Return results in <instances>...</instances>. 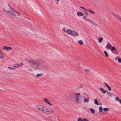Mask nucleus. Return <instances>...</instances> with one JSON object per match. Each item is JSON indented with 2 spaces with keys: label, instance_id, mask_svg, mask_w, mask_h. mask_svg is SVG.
Here are the masks:
<instances>
[{
  "label": "nucleus",
  "instance_id": "24",
  "mask_svg": "<svg viewBox=\"0 0 121 121\" xmlns=\"http://www.w3.org/2000/svg\"><path fill=\"white\" fill-rule=\"evenodd\" d=\"M94 103L97 105H99V104L98 102V100L97 99H95V100L94 101Z\"/></svg>",
  "mask_w": 121,
  "mask_h": 121
},
{
  "label": "nucleus",
  "instance_id": "39",
  "mask_svg": "<svg viewBox=\"0 0 121 121\" xmlns=\"http://www.w3.org/2000/svg\"><path fill=\"white\" fill-rule=\"evenodd\" d=\"M78 121H82V119L81 118H79Z\"/></svg>",
  "mask_w": 121,
  "mask_h": 121
},
{
  "label": "nucleus",
  "instance_id": "8",
  "mask_svg": "<svg viewBox=\"0 0 121 121\" xmlns=\"http://www.w3.org/2000/svg\"><path fill=\"white\" fill-rule=\"evenodd\" d=\"M63 30L65 32L68 34L72 35V32L71 31V30L70 31L69 30H66L65 28L63 29Z\"/></svg>",
  "mask_w": 121,
  "mask_h": 121
},
{
  "label": "nucleus",
  "instance_id": "14",
  "mask_svg": "<svg viewBox=\"0 0 121 121\" xmlns=\"http://www.w3.org/2000/svg\"><path fill=\"white\" fill-rule=\"evenodd\" d=\"M104 85L106 86V87H107L108 88V90L109 91H111V87L109 86L108 84L106 83H104Z\"/></svg>",
  "mask_w": 121,
  "mask_h": 121
},
{
  "label": "nucleus",
  "instance_id": "18",
  "mask_svg": "<svg viewBox=\"0 0 121 121\" xmlns=\"http://www.w3.org/2000/svg\"><path fill=\"white\" fill-rule=\"evenodd\" d=\"M115 100L117 101H119L120 103L121 104V99H120L118 97H116L115 98Z\"/></svg>",
  "mask_w": 121,
  "mask_h": 121
},
{
  "label": "nucleus",
  "instance_id": "32",
  "mask_svg": "<svg viewBox=\"0 0 121 121\" xmlns=\"http://www.w3.org/2000/svg\"><path fill=\"white\" fill-rule=\"evenodd\" d=\"M90 111L92 113H94L95 112V110L93 108H91L90 109Z\"/></svg>",
  "mask_w": 121,
  "mask_h": 121
},
{
  "label": "nucleus",
  "instance_id": "28",
  "mask_svg": "<svg viewBox=\"0 0 121 121\" xmlns=\"http://www.w3.org/2000/svg\"><path fill=\"white\" fill-rule=\"evenodd\" d=\"M103 38H99V43H101L102 42V41H103Z\"/></svg>",
  "mask_w": 121,
  "mask_h": 121
},
{
  "label": "nucleus",
  "instance_id": "41",
  "mask_svg": "<svg viewBox=\"0 0 121 121\" xmlns=\"http://www.w3.org/2000/svg\"><path fill=\"white\" fill-rule=\"evenodd\" d=\"M80 8H81L82 9H85V10H87L86 9L84 8L83 7L81 6L80 7Z\"/></svg>",
  "mask_w": 121,
  "mask_h": 121
},
{
  "label": "nucleus",
  "instance_id": "11",
  "mask_svg": "<svg viewBox=\"0 0 121 121\" xmlns=\"http://www.w3.org/2000/svg\"><path fill=\"white\" fill-rule=\"evenodd\" d=\"M77 15L79 17L81 16H83L84 15V13L81 12H77Z\"/></svg>",
  "mask_w": 121,
  "mask_h": 121
},
{
  "label": "nucleus",
  "instance_id": "5",
  "mask_svg": "<svg viewBox=\"0 0 121 121\" xmlns=\"http://www.w3.org/2000/svg\"><path fill=\"white\" fill-rule=\"evenodd\" d=\"M37 109L43 113L45 107L41 105H38L36 106Z\"/></svg>",
  "mask_w": 121,
  "mask_h": 121
},
{
  "label": "nucleus",
  "instance_id": "7",
  "mask_svg": "<svg viewBox=\"0 0 121 121\" xmlns=\"http://www.w3.org/2000/svg\"><path fill=\"white\" fill-rule=\"evenodd\" d=\"M75 94H76V95L75 96V100H76V101L77 102H79L78 100L79 99V95H80V93H76Z\"/></svg>",
  "mask_w": 121,
  "mask_h": 121
},
{
  "label": "nucleus",
  "instance_id": "43",
  "mask_svg": "<svg viewBox=\"0 0 121 121\" xmlns=\"http://www.w3.org/2000/svg\"><path fill=\"white\" fill-rule=\"evenodd\" d=\"M89 19H88L87 18H86L84 19V20H85L86 21H87L88 22V21Z\"/></svg>",
  "mask_w": 121,
  "mask_h": 121
},
{
  "label": "nucleus",
  "instance_id": "37",
  "mask_svg": "<svg viewBox=\"0 0 121 121\" xmlns=\"http://www.w3.org/2000/svg\"><path fill=\"white\" fill-rule=\"evenodd\" d=\"M8 68L9 69H15L14 68V67L12 68V67H8Z\"/></svg>",
  "mask_w": 121,
  "mask_h": 121
},
{
  "label": "nucleus",
  "instance_id": "6",
  "mask_svg": "<svg viewBox=\"0 0 121 121\" xmlns=\"http://www.w3.org/2000/svg\"><path fill=\"white\" fill-rule=\"evenodd\" d=\"M71 31L72 32L71 35L75 37L79 35V34L75 31L74 30H71Z\"/></svg>",
  "mask_w": 121,
  "mask_h": 121
},
{
  "label": "nucleus",
  "instance_id": "20",
  "mask_svg": "<svg viewBox=\"0 0 121 121\" xmlns=\"http://www.w3.org/2000/svg\"><path fill=\"white\" fill-rule=\"evenodd\" d=\"M112 52L115 54H118V53L117 50L116 49L114 50Z\"/></svg>",
  "mask_w": 121,
  "mask_h": 121
},
{
  "label": "nucleus",
  "instance_id": "10",
  "mask_svg": "<svg viewBox=\"0 0 121 121\" xmlns=\"http://www.w3.org/2000/svg\"><path fill=\"white\" fill-rule=\"evenodd\" d=\"M112 46V45L110 44L109 42H108L106 46V48H108V49H109Z\"/></svg>",
  "mask_w": 121,
  "mask_h": 121
},
{
  "label": "nucleus",
  "instance_id": "33",
  "mask_svg": "<svg viewBox=\"0 0 121 121\" xmlns=\"http://www.w3.org/2000/svg\"><path fill=\"white\" fill-rule=\"evenodd\" d=\"M42 75V74H38L36 75V77L37 78H38L40 76H41Z\"/></svg>",
  "mask_w": 121,
  "mask_h": 121
},
{
  "label": "nucleus",
  "instance_id": "30",
  "mask_svg": "<svg viewBox=\"0 0 121 121\" xmlns=\"http://www.w3.org/2000/svg\"><path fill=\"white\" fill-rule=\"evenodd\" d=\"M102 108L101 106H100L99 108V112H102Z\"/></svg>",
  "mask_w": 121,
  "mask_h": 121
},
{
  "label": "nucleus",
  "instance_id": "31",
  "mask_svg": "<svg viewBox=\"0 0 121 121\" xmlns=\"http://www.w3.org/2000/svg\"><path fill=\"white\" fill-rule=\"evenodd\" d=\"M4 56L2 54H0V59H3L4 58Z\"/></svg>",
  "mask_w": 121,
  "mask_h": 121
},
{
  "label": "nucleus",
  "instance_id": "2",
  "mask_svg": "<svg viewBox=\"0 0 121 121\" xmlns=\"http://www.w3.org/2000/svg\"><path fill=\"white\" fill-rule=\"evenodd\" d=\"M8 5L10 9V11H9L6 9H4V11H5L9 15L13 18H16L20 15V13L17 12L13 8H12L8 4Z\"/></svg>",
  "mask_w": 121,
  "mask_h": 121
},
{
  "label": "nucleus",
  "instance_id": "46",
  "mask_svg": "<svg viewBox=\"0 0 121 121\" xmlns=\"http://www.w3.org/2000/svg\"><path fill=\"white\" fill-rule=\"evenodd\" d=\"M56 1H59V0H56Z\"/></svg>",
  "mask_w": 121,
  "mask_h": 121
},
{
  "label": "nucleus",
  "instance_id": "40",
  "mask_svg": "<svg viewBox=\"0 0 121 121\" xmlns=\"http://www.w3.org/2000/svg\"><path fill=\"white\" fill-rule=\"evenodd\" d=\"M87 15H85L83 17V19H85L87 17Z\"/></svg>",
  "mask_w": 121,
  "mask_h": 121
},
{
  "label": "nucleus",
  "instance_id": "3",
  "mask_svg": "<svg viewBox=\"0 0 121 121\" xmlns=\"http://www.w3.org/2000/svg\"><path fill=\"white\" fill-rule=\"evenodd\" d=\"M54 113V111L52 109L48 108L45 107L43 113L46 115L51 114Z\"/></svg>",
  "mask_w": 121,
  "mask_h": 121
},
{
  "label": "nucleus",
  "instance_id": "19",
  "mask_svg": "<svg viewBox=\"0 0 121 121\" xmlns=\"http://www.w3.org/2000/svg\"><path fill=\"white\" fill-rule=\"evenodd\" d=\"M107 94H108L109 95L111 96H113V95H114V94H113L112 93H110L109 92H108V91H107Z\"/></svg>",
  "mask_w": 121,
  "mask_h": 121
},
{
  "label": "nucleus",
  "instance_id": "22",
  "mask_svg": "<svg viewBox=\"0 0 121 121\" xmlns=\"http://www.w3.org/2000/svg\"><path fill=\"white\" fill-rule=\"evenodd\" d=\"M78 43L80 45H82L83 44V42L81 40H80L78 41Z\"/></svg>",
  "mask_w": 121,
  "mask_h": 121
},
{
  "label": "nucleus",
  "instance_id": "44",
  "mask_svg": "<svg viewBox=\"0 0 121 121\" xmlns=\"http://www.w3.org/2000/svg\"><path fill=\"white\" fill-rule=\"evenodd\" d=\"M32 69L31 68H30V71H32ZM29 71H30V70H29Z\"/></svg>",
  "mask_w": 121,
  "mask_h": 121
},
{
  "label": "nucleus",
  "instance_id": "38",
  "mask_svg": "<svg viewBox=\"0 0 121 121\" xmlns=\"http://www.w3.org/2000/svg\"><path fill=\"white\" fill-rule=\"evenodd\" d=\"M82 121H89L86 118L82 119Z\"/></svg>",
  "mask_w": 121,
  "mask_h": 121
},
{
  "label": "nucleus",
  "instance_id": "4",
  "mask_svg": "<svg viewBox=\"0 0 121 121\" xmlns=\"http://www.w3.org/2000/svg\"><path fill=\"white\" fill-rule=\"evenodd\" d=\"M76 93H72L69 95L67 96L68 99L73 102H75L74 99L75 98Z\"/></svg>",
  "mask_w": 121,
  "mask_h": 121
},
{
  "label": "nucleus",
  "instance_id": "16",
  "mask_svg": "<svg viewBox=\"0 0 121 121\" xmlns=\"http://www.w3.org/2000/svg\"><path fill=\"white\" fill-rule=\"evenodd\" d=\"M99 89L102 93L104 94H105L106 93L105 90L102 88L100 87V88Z\"/></svg>",
  "mask_w": 121,
  "mask_h": 121
},
{
  "label": "nucleus",
  "instance_id": "9",
  "mask_svg": "<svg viewBox=\"0 0 121 121\" xmlns=\"http://www.w3.org/2000/svg\"><path fill=\"white\" fill-rule=\"evenodd\" d=\"M44 101H45L49 105L52 106V104L50 103L49 101L48 100L47 98H45L44 100Z\"/></svg>",
  "mask_w": 121,
  "mask_h": 121
},
{
  "label": "nucleus",
  "instance_id": "27",
  "mask_svg": "<svg viewBox=\"0 0 121 121\" xmlns=\"http://www.w3.org/2000/svg\"><path fill=\"white\" fill-rule=\"evenodd\" d=\"M104 110V111L107 112L109 110V109L108 108H103Z\"/></svg>",
  "mask_w": 121,
  "mask_h": 121
},
{
  "label": "nucleus",
  "instance_id": "12",
  "mask_svg": "<svg viewBox=\"0 0 121 121\" xmlns=\"http://www.w3.org/2000/svg\"><path fill=\"white\" fill-rule=\"evenodd\" d=\"M21 66V65H20L18 64H14V65L13 66V67L14 68V69L19 68L20 66Z\"/></svg>",
  "mask_w": 121,
  "mask_h": 121
},
{
  "label": "nucleus",
  "instance_id": "26",
  "mask_svg": "<svg viewBox=\"0 0 121 121\" xmlns=\"http://www.w3.org/2000/svg\"><path fill=\"white\" fill-rule=\"evenodd\" d=\"M104 52L106 56L107 57H108V55L107 51H104Z\"/></svg>",
  "mask_w": 121,
  "mask_h": 121
},
{
  "label": "nucleus",
  "instance_id": "13",
  "mask_svg": "<svg viewBox=\"0 0 121 121\" xmlns=\"http://www.w3.org/2000/svg\"><path fill=\"white\" fill-rule=\"evenodd\" d=\"M3 48L7 50H9L12 49V48L11 47H9L6 46H4L3 47Z\"/></svg>",
  "mask_w": 121,
  "mask_h": 121
},
{
  "label": "nucleus",
  "instance_id": "36",
  "mask_svg": "<svg viewBox=\"0 0 121 121\" xmlns=\"http://www.w3.org/2000/svg\"><path fill=\"white\" fill-rule=\"evenodd\" d=\"M118 62L119 63H121V59L120 58H118L117 60Z\"/></svg>",
  "mask_w": 121,
  "mask_h": 121
},
{
  "label": "nucleus",
  "instance_id": "23",
  "mask_svg": "<svg viewBox=\"0 0 121 121\" xmlns=\"http://www.w3.org/2000/svg\"><path fill=\"white\" fill-rule=\"evenodd\" d=\"M84 71L86 72V74H87L89 71H90V70L88 69H85Z\"/></svg>",
  "mask_w": 121,
  "mask_h": 121
},
{
  "label": "nucleus",
  "instance_id": "42",
  "mask_svg": "<svg viewBox=\"0 0 121 121\" xmlns=\"http://www.w3.org/2000/svg\"><path fill=\"white\" fill-rule=\"evenodd\" d=\"M88 22H90V23H92V21H91V20H90V19H89L88 21Z\"/></svg>",
  "mask_w": 121,
  "mask_h": 121
},
{
  "label": "nucleus",
  "instance_id": "34",
  "mask_svg": "<svg viewBox=\"0 0 121 121\" xmlns=\"http://www.w3.org/2000/svg\"><path fill=\"white\" fill-rule=\"evenodd\" d=\"M92 23L93 25H94V26H97V25L94 22H92Z\"/></svg>",
  "mask_w": 121,
  "mask_h": 121
},
{
  "label": "nucleus",
  "instance_id": "25",
  "mask_svg": "<svg viewBox=\"0 0 121 121\" xmlns=\"http://www.w3.org/2000/svg\"><path fill=\"white\" fill-rule=\"evenodd\" d=\"M110 49L111 51H113L116 49L115 47H111Z\"/></svg>",
  "mask_w": 121,
  "mask_h": 121
},
{
  "label": "nucleus",
  "instance_id": "15",
  "mask_svg": "<svg viewBox=\"0 0 121 121\" xmlns=\"http://www.w3.org/2000/svg\"><path fill=\"white\" fill-rule=\"evenodd\" d=\"M111 14L116 19H117L118 16H119L118 15L116 14L115 13H112Z\"/></svg>",
  "mask_w": 121,
  "mask_h": 121
},
{
  "label": "nucleus",
  "instance_id": "35",
  "mask_svg": "<svg viewBox=\"0 0 121 121\" xmlns=\"http://www.w3.org/2000/svg\"><path fill=\"white\" fill-rule=\"evenodd\" d=\"M88 11L86 10V11H84V12L85 13L86 15H88V13L87 11Z\"/></svg>",
  "mask_w": 121,
  "mask_h": 121
},
{
  "label": "nucleus",
  "instance_id": "1",
  "mask_svg": "<svg viewBox=\"0 0 121 121\" xmlns=\"http://www.w3.org/2000/svg\"><path fill=\"white\" fill-rule=\"evenodd\" d=\"M29 63L31 64V66L34 69L37 70L40 68V66H41L42 62L39 59L35 60H28L27 61Z\"/></svg>",
  "mask_w": 121,
  "mask_h": 121
},
{
  "label": "nucleus",
  "instance_id": "21",
  "mask_svg": "<svg viewBox=\"0 0 121 121\" xmlns=\"http://www.w3.org/2000/svg\"><path fill=\"white\" fill-rule=\"evenodd\" d=\"M86 11H89L91 13H92V14H94L95 13L94 12L91 10L87 9Z\"/></svg>",
  "mask_w": 121,
  "mask_h": 121
},
{
  "label": "nucleus",
  "instance_id": "17",
  "mask_svg": "<svg viewBox=\"0 0 121 121\" xmlns=\"http://www.w3.org/2000/svg\"><path fill=\"white\" fill-rule=\"evenodd\" d=\"M89 102V98H85L84 100V102L88 103Z\"/></svg>",
  "mask_w": 121,
  "mask_h": 121
},
{
  "label": "nucleus",
  "instance_id": "45",
  "mask_svg": "<svg viewBox=\"0 0 121 121\" xmlns=\"http://www.w3.org/2000/svg\"><path fill=\"white\" fill-rule=\"evenodd\" d=\"M21 66L22 65H23V64L22 63H21Z\"/></svg>",
  "mask_w": 121,
  "mask_h": 121
},
{
  "label": "nucleus",
  "instance_id": "29",
  "mask_svg": "<svg viewBox=\"0 0 121 121\" xmlns=\"http://www.w3.org/2000/svg\"><path fill=\"white\" fill-rule=\"evenodd\" d=\"M118 20H119L120 22H121V16H119L117 19Z\"/></svg>",
  "mask_w": 121,
  "mask_h": 121
}]
</instances>
